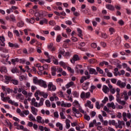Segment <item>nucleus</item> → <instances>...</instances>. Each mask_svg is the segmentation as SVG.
I'll return each instance as SVG.
<instances>
[{"instance_id":"f257e3e1","label":"nucleus","mask_w":131,"mask_h":131,"mask_svg":"<svg viewBox=\"0 0 131 131\" xmlns=\"http://www.w3.org/2000/svg\"><path fill=\"white\" fill-rule=\"evenodd\" d=\"M57 90L56 85H53V82H49L48 84V91H51L52 92H55Z\"/></svg>"},{"instance_id":"f03ea898","label":"nucleus","mask_w":131,"mask_h":131,"mask_svg":"<svg viewBox=\"0 0 131 131\" xmlns=\"http://www.w3.org/2000/svg\"><path fill=\"white\" fill-rule=\"evenodd\" d=\"M80 58H79V56L77 54H75L73 55V58L71 59V62L72 64H75L76 61H79Z\"/></svg>"},{"instance_id":"7ed1b4c3","label":"nucleus","mask_w":131,"mask_h":131,"mask_svg":"<svg viewBox=\"0 0 131 131\" xmlns=\"http://www.w3.org/2000/svg\"><path fill=\"white\" fill-rule=\"evenodd\" d=\"M38 85H39L40 86H41V88H43L44 89H47V88H48L47 82L41 79H40V81L39 82Z\"/></svg>"},{"instance_id":"20e7f679","label":"nucleus","mask_w":131,"mask_h":131,"mask_svg":"<svg viewBox=\"0 0 131 131\" xmlns=\"http://www.w3.org/2000/svg\"><path fill=\"white\" fill-rule=\"evenodd\" d=\"M117 85L118 86H119L121 89H123V88H125V85H126V84L125 82H122L121 80H119L117 82Z\"/></svg>"},{"instance_id":"39448f33","label":"nucleus","mask_w":131,"mask_h":131,"mask_svg":"<svg viewBox=\"0 0 131 131\" xmlns=\"http://www.w3.org/2000/svg\"><path fill=\"white\" fill-rule=\"evenodd\" d=\"M4 78L6 80L5 82L7 84H9V82H10V81H12V79L14 78V77L12 76H7V75H5Z\"/></svg>"},{"instance_id":"423d86ee","label":"nucleus","mask_w":131,"mask_h":131,"mask_svg":"<svg viewBox=\"0 0 131 131\" xmlns=\"http://www.w3.org/2000/svg\"><path fill=\"white\" fill-rule=\"evenodd\" d=\"M90 78H91L90 75H88L86 77L83 76L81 77L80 80V83H83V82H84V81L86 80V79H90Z\"/></svg>"},{"instance_id":"0eeeda50","label":"nucleus","mask_w":131,"mask_h":131,"mask_svg":"<svg viewBox=\"0 0 131 131\" xmlns=\"http://www.w3.org/2000/svg\"><path fill=\"white\" fill-rule=\"evenodd\" d=\"M85 107H88L90 109L94 108V105L92 104V102L90 100H88L87 102L84 104Z\"/></svg>"},{"instance_id":"6e6552de","label":"nucleus","mask_w":131,"mask_h":131,"mask_svg":"<svg viewBox=\"0 0 131 131\" xmlns=\"http://www.w3.org/2000/svg\"><path fill=\"white\" fill-rule=\"evenodd\" d=\"M36 121H37L38 123H41L42 124H43L45 123V120H42V118L39 116H38L36 117Z\"/></svg>"},{"instance_id":"1a4fd4ad","label":"nucleus","mask_w":131,"mask_h":131,"mask_svg":"<svg viewBox=\"0 0 131 131\" xmlns=\"http://www.w3.org/2000/svg\"><path fill=\"white\" fill-rule=\"evenodd\" d=\"M77 32H78V36H79V37H80V38H81V39H83V34H82V30H81V29H80V28H78L77 29Z\"/></svg>"},{"instance_id":"9d476101","label":"nucleus","mask_w":131,"mask_h":131,"mask_svg":"<svg viewBox=\"0 0 131 131\" xmlns=\"http://www.w3.org/2000/svg\"><path fill=\"white\" fill-rule=\"evenodd\" d=\"M105 7L106 9L110 10V11H114L115 10V7H114V6L111 4H106L105 5Z\"/></svg>"},{"instance_id":"9b49d317","label":"nucleus","mask_w":131,"mask_h":131,"mask_svg":"<svg viewBox=\"0 0 131 131\" xmlns=\"http://www.w3.org/2000/svg\"><path fill=\"white\" fill-rule=\"evenodd\" d=\"M8 46L10 47V48H15L16 49L19 48V46L18 44L17 43H11V42H8Z\"/></svg>"},{"instance_id":"f8f14e48","label":"nucleus","mask_w":131,"mask_h":131,"mask_svg":"<svg viewBox=\"0 0 131 131\" xmlns=\"http://www.w3.org/2000/svg\"><path fill=\"white\" fill-rule=\"evenodd\" d=\"M118 125L119 128L121 129L122 128V126H124V125H125V123H124V121H123L118 120Z\"/></svg>"},{"instance_id":"ddd939ff","label":"nucleus","mask_w":131,"mask_h":131,"mask_svg":"<svg viewBox=\"0 0 131 131\" xmlns=\"http://www.w3.org/2000/svg\"><path fill=\"white\" fill-rule=\"evenodd\" d=\"M122 97L124 98L125 101H127V100H128V95H127V92L126 91H124L122 93Z\"/></svg>"},{"instance_id":"4468645a","label":"nucleus","mask_w":131,"mask_h":131,"mask_svg":"<svg viewBox=\"0 0 131 131\" xmlns=\"http://www.w3.org/2000/svg\"><path fill=\"white\" fill-rule=\"evenodd\" d=\"M102 91L103 93H104L105 94H107V93H108V92L110 91V89H109V88H108V86L104 85L102 86Z\"/></svg>"},{"instance_id":"2eb2a0df","label":"nucleus","mask_w":131,"mask_h":131,"mask_svg":"<svg viewBox=\"0 0 131 131\" xmlns=\"http://www.w3.org/2000/svg\"><path fill=\"white\" fill-rule=\"evenodd\" d=\"M31 112L34 115H37V109L35 107H34V106H31Z\"/></svg>"},{"instance_id":"dca6fc26","label":"nucleus","mask_w":131,"mask_h":131,"mask_svg":"<svg viewBox=\"0 0 131 131\" xmlns=\"http://www.w3.org/2000/svg\"><path fill=\"white\" fill-rule=\"evenodd\" d=\"M0 72H1V73H7V72H8L7 68L4 66L0 67Z\"/></svg>"},{"instance_id":"f3484780","label":"nucleus","mask_w":131,"mask_h":131,"mask_svg":"<svg viewBox=\"0 0 131 131\" xmlns=\"http://www.w3.org/2000/svg\"><path fill=\"white\" fill-rule=\"evenodd\" d=\"M89 73L90 74H95V75H97L98 74V72L96 71V70L93 68H90L89 69Z\"/></svg>"},{"instance_id":"a211bd4d","label":"nucleus","mask_w":131,"mask_h":131,"mask_svg":"<svg viewBox=\"0 0 131 131\" xmlns=\"http://www.w3.org/2000/svg\"><path fill=\"white\" fill-rule=\"evenodd\" d=\"M26 21L28 22V23H31V24H33L34 22H35V19L33 18H26Z\"/></svg>"},{"instance_id":"6ab92c4d","label":"nucleus","mask_w":131,"mask_h":131,"mask_svg":"<svg viewBox=\"0 0 131 131\" xmlns=\"http://www.w3.org/2000/svg\"><path fill=\"white\" fill-rule=\"evenodd\" d=\"M49 67V66L47 65V64H45L43 66H40L38 69V70H39L40 71H42L43 70H45V69H48V68Z\"/></svg>"},{"instance_id":"aec40b11","label":"nucleus","mask_w":131,"mask_h":131,"mask_svg":"<svg viewBox=\"0 0 131 131\" xmlns=\"http://www.w3.org/2000/svg\"><path fill=\"white\" fill-rule=\"evenodd\" d=\"M40 79L38 80L37 77H34L33 79V82L34 84H39Z\"/></svg>"},{"instance_id":"412c9836","label":"nucleus","mask_w":131,"mask_h":131,"mask_svg":"<svg viewBox=\"0 0 131 131\" xmlns=\"http://www.w3.org/2000/svg\"><path fill=\"white\" fill-rule=\"evenodd\" d=\"M28 118L30 121H36V119H35V118L34 117V116H33L32 114H30L28 116Z\"/></svg>"},{"instance_id":"4be33fe9","label":"nucleus","mask_w":131,"mask_h":131,"mask_svg":"<svg viewBox=\"0 0 131 131\" xmlns=\"http://www.w3.org/2000/svg\"><path fill=\"white\" fill-rule=\"evenodd\" d=\"M56 126L57 127H59V129L60 130H63V125L60 122L56 123Z\"/></svg>"},{"instance_id":"5701e85b","label":"nucleus","mask_w":131,"mask_h":131,"mask_svg":"<svg viewBox=\"0 0 131 131\" xmlns=\"http://www.w3.org/2000/svg\"><path fill=\"white\" fill-rule=\"evenodd\" d=\"M59 64L60 65V66H61V67H63L64 69H66V68H67V63L63 61H60Z\"/></svg>"},{"instance_id":"b1692460","label":"nucleus","mask_w":131,"mask_h":131,"mask_svg":"<svg viewBox=\"0 0 131 131\" xmlns=\"http://www.w3.org/2000/svg\"><path fill=\"white\" fill-rule=\"evenodd\" d=\"M24 21L23 20H20L17 24V27H23L24 26Z\"/></svg>"},{"instance_id":"393cba45","label":"nucleus","mask_w":131,"mask_h":131,"mask_svg":"<svg viewBox=\"0 0 131 131\" xmlns=\"http://www.w3.org/2000/svg\"><path fill=\"white\" fill-rule=\"evenodd\" d=\"M66 128L68 129L70 127V120L67 119L66 120Z\"/></svg>"},{"instance_id":"a878e982","label":"nucleus","mask_w":131,"mask_h":131,"mask_svg":"<svg viewBox=\"0 0 131 131\" xmlns=\"http://www.w3.org/2000/svg\"><path fill=\"white\" fill-rule=\"evenodd\" d=\"M107 107L108 108H113V109H115V105H114V103L112 102L111 103H107Z\"/></svg>"},{"instance_id":"bb28decb","label":"nucleus","mask_w":131,"mask_h":131,"mask_svg":"<svg viewBox=\"0 0 131 131\" xmlns=\"http://www.w3.org/2000/svg\"><path fill=\"white\" fill-rule=\"evenodd\" d=\"M16 99H19V100H24V97L22 95V94H18L16 95Z\"/></svg>"},{"instance_id":"cd10ccee","label":"nucleus","mask_w":131,"mask_h":131,"mask_svg":"<svg viewBox=\"0 0 131 131\" xmlns=\"http://www.w3.org/2000/svg\"><path fill=\"white\" fill-rule=\"evenodd\" d=\"M56 71H57L56 68L53 67L51 68V74L53 76H55V75H56Z\"/></svg>"},{"instance_id":"c85d7f7f","label":"nucleus","mask_w":131,"mask_h":131,"mask_svg":"<svg viewBox=\"0 0 131 131\" xmlns=\"http://www.w3.org/2000/svg\"><path fill=\"white\" fill-rule=\"evenodd\" d=\"M62 112L60 113V116L61 119H66V117L64 116V113H63V112H64V110H65V108H62Z\"/></svg>"},{"instance_id":"c756f323","label":"nucleus","mask_w":131,"mask_h":131,"mask_svg":"<svg viewBox=\"0 0 131 131\" xmlns=\"http://www.w3.org/2000/svg\"><path fill=\"white\" fill-rule=\"evenodd\" d=\"M20 61V59H19V58H16L15 59H11V62L12 63V64L13 65H15L16 64V62H19Z\"/></svg>"},{"instance_id":"7c9ffc66","label":"nucleus","mask_w":131,"mask_h":131,"mask_svg":"<svg viewBox=\"0 0 131 131\" xmlns=\"http://www.w3.org/2000/svg\"><path fill=\"white\" fill-rule=\"evenodd\" d=\"M63 57H65L67 58H69V57H70V56H71V53H70V52H66L64 51V53H63Z\"/></svg>"},{"instance_id":"2f4dec72","label":"nucleus","mask_w":131,"mask_h":131,"mask_svg":"<svg viewBox=\"0 0 131 131\" xmlns=\"http://www.w3.org/2000/svg\"><path fill=\"white\" fill-rule=\"evenodd\" d=\"M19 79L20 81H23V80H27V78L24 75H21L19 76Z\"/></svg>"},{"instance_id":"473e14b6","label":"nucleus","mask_w":131,"mask_h":131,"mask_svg":"<svg viewBox=\"0 0 131 131\" xmlns=\"http://www.w3.org/2000/svg\"><path fill=\"white\" fill-rule=\"evenodd\" d=\"M11 82L15 85H18L19 84V81L16 79H12Z\"/></svg>"},{"instance_id":"72a5a7b5","label":"nucleus","mask_w":131,"mask_h":131,"mask_svg":"<svg viewBox=\"0 0 131 131\" xmlns=\"http://www.w3.org/2000/svg\"><path fill=\"white\" fill-rule=\"evenodd\" d=\"M36 96H38L39 95L40 96H42L43 97V95H45V92H40L39 91H37L35 92Z\"/></svg>"},{"instance_id":"f704fd0d","label":"nucleus","mask_w":131,"mask_h":131,"mask_svg":"<svg viewBox=\"0 0 131 131\" xmlns=\"http://www.w3.org/2000/svg\"><path fill=\"white\" fill-rule=\"evenodd\" d=\"M74 84V82L71 81L66 85V89H69V88L72 86Z\"/></svg>"},{"instance_id":"c9c22d12","label":"nucleus","mask_w":131,"mask_h":131,"mask_svg":"<svg viewBox=\"0 0 131 131\" xmlns=\"http://www.w3.org/2000/svg\"><path fill=\"white\" fill-rule=\"evenodd\" d=\"M97 123L96 119L93 120V122H91L89 124V127H94V125Z\"/></svg>"},{"instance_id":"e433bc0d","label":"nucleus","mask_w":131,"mask_h":131,"mask_svg":"<svg viewBox=\"0 0 131 131\" xmlns=\"http://www.w3.org/2000/svg\"><path fill=\"white\" fill-rule=\"evenodd\" d=\"M45 101V99L43 98H41L40 99V102L39 103L38 106L40 107V106H42L43 105V101Z\"/></svg>"},{"instance_id":"4c0bfd02","label":"nucleus","mask_w":131,"mask_h":131,"mask_svg":"<svg viewBox=\"0 0 131 131\" xmlns=\"http://www.w3.org/2000/svg\"><path fill=\"white\" fill-rule=\"evenodd\" d=\"M117 102L119 104H120V105H123V106L125 105V101H121L120 99H117Z\"/></svg>"},{"instance_id":"58836bf2","label":"nucleus","mask_w":131,"mask_h":131,"mask_svg":"<svg viewBox=\"0 0 131 131\" xmlns=\"http://www.w3.org/2000/svg\"><path fill=\"white\" fill-rule=\"evenodd\" d=\"M108 31H110V34L112 35L113 33H114V32H115V29H114V28L111 27L109 28Z\"/></svg>"},{"instance_id":"ea45409f","label":"nucleus","mask_w":131,"mask_h":131,"mask_svg":"<svg viewBox=\"0 0 131 131\" xmlns=\"http://www.w3.org/2000/svg\"><path fill=\"white\" fill-rule=\"evenodd\" d=\"M65 53V51L62 48H60L59 49L58 54H61V55H63L64 53Z\"/></svg>"},{"instance_id":"a19ab883","label":"nucleus","mask_w":131,"mask_h":131,"mask_svg":"<svg viewBox=\"0 0 131 131\" xmlns=\"http://www.w3.org/2000/svg\"><path fill=\"white\" fill-rule=\"evenodd\" d=\"M10 19L12 22H16V17L14 16V15L11 14L10 15Z\"/></svg>"},{"instance_id":"79ce46f5","label":"nucleus","mask_w":131,"mask_h":131,"mask_svg":"<svg viewBox=\"0 0 131 131\" xmlns=\"http://www.w3.org/2000/svg\"><path fill=\"white\" fill-rule=\"evenodd\" d=\"M89 63L90 64H95V63H97V60L94 58H92L89 60Z\"/></svg>"},{"instance_id":"37998d69","label":"nucleus","mask_w":131,"mask_h":131,"mask_svg":"<svg viewBox=\"0 0 131 131\" xmlns=\"http://www.w3.org/2000/svg\"><path fill=\"white\" fill-rule=\"evenodd\" d=\"M72 111L74 115L76 114V113H78V112H79V111L77 110V109L76 108H75V107H72Z\"/></svg>"},{"instance_id":"c03bdc74","label":"nucleus","mask_w":131,"mask_h":131,"mask_svg":"<svg viewBox=\"0 0 131 131\" xmlns=\"http://www.w3.org/2000/svg\"><path fill=\"white\" fill-rule=\"evenodd\" d=\"M118 24L120 25V26H123L124 25V21L122 19H120L118 21Z\"/></svg>"},{"instance_id":"a18cd8bd","label":"nucleus","mask_w":131,"mask_h":131,"mask_svg":"<svg viewBox=\"0 0 131 131\" xmlns=\"http://www.w3.org/2000/svg\"><path fill=\"white\" fill-rule=\"evenodd\" d=\"M45 104L48 107H51V102H50V100H47L45 102Z\"/></svg>"},{"instance_id":"49530a36","label":"nucleus","mask_w":131,"mask_h":131,"mask_svg":"<svg viewBox=\"0 0 131 131\" xmlns=\"http://www.w3.org/2000/svg\"><path fill=\"white\" fill-rule=\"evenodd\" d=\"M36 37H37L38 39L40 38L41 40H46V38H45V37L39 36L38 35H36Z\"/></svg>"},{"instance_id":"de8ad7c7","label":"nucleus","mask_w":131,"mask_h":131,"mask_svg":"<svg viewBox=\"0 0 131 131\" xmlns=\"http://www.w3.org/2000/svg\"><path fill=\"white\" fill-rule=\"evenodd\" d=\"M67 69H68V71H69V72H70V73H73V74L74 73V70H73L72 68H71V67H68Z\"/></svg>"},{"instance_id":"09e8293b","label":"nucleus","mask_w":131,"mask_h":131,"mask_svg":"<svg viewBox=\"0 0 131 131\" xmlns=\"http://www.w3.org/2000/svg\"><path fill=\"white\" fill-rule=\"evenodd\" d=\"M84 115V119H85V120H88V121H89L91 119V117H90V116H88V115H86V114Z\"/></svg>"},{"instance_id":"8fccbe9b","label":"nucleus","mask_w":131,"mask_h":131,"mask_svg":"<svg viewBox=\"0 0 131 131\" xmlns=\"http://www.w3.org/2000/svg\"><path fill=\"white\" fill-rule=\"evenodd\" d=\"M62 38V37L61 35H57L56 37V41L57 42H60L61 41V39Z\"/></svg>"},{"instance_id":"3c124183","label":"nucleus","mask_w":131,"mask_h":131,"mask_svg":"<svg viewBox=\"0 0 131 131\" xmlns=\"http://www.w3.org/2000/svg\"><path fill=\"white\" fill-rule=\"evenodd\" d=\"M6 92H7V94H10V93H13V89L7 88H6Z\"/></svg>"},{"instance_id":"603ef678","label":"nucleus","mask_w":131,"mask_h":131,"mask_svg":"<svg viewBox=\"0 0 131 131\" xmlns=\"http://www.w3.org/2000/svg\"><path fill=\"white\" fill-rule=\"evenodd\" d=\"M96 70H97V71L99 72L100 74H103V71L99 67H97L96 68Z\"/></svg>"},{"instance_id":"864d4df0","label":"nucleus","mask_w":131,"mask_h":131,"mask_svg":"<svg viewBox=\"0 0 131 131\" xmlns=\"http://www.w3.org/2000/svg\"><path fill=\"white\" fill-rule=\"evenodd\" d=\"M96 107L97 109L101 108V105H100V102H99V101H97L96 102Z\"/></svg>"},{"instance_id":"5fc2aeb1","label":"nucleus","mask_w":131,"mask_h":131,"mask_svg":"<svg viewBox=\"0 0 131 131\" xmlns=\"http://www.w3.org/2000/svg\"><path fill=\"white\" fill-rule=\"evenodd\" d=\"M91 97V93L90 92H87L85 94V98L86 99H89Z\"/></svg>"},{"instance_id":"6e6d98bb","label":"nucleus","mask_w":131,"mask_h":131,"mask_svg":"<svg viewBox=\"0 0 131 131\" xmlns=\"http://www.w3.org/2000/svg\"><path fill=\"white\" fill-rule=\"evenodd\" d=\"M10 97L7 96V97H4L2 100L3 101V102H7V101H9V100H10Z\"/></svg>"},{"instance_id":"4d7b16f0","label":"nucleus","mask_w":131,"mask_h":131,"mask_svg":"<svg viewBox=\"0 0 131 131\" xmlns=\"http://www.w3.org/2000/svg\"><path fill=\"white\" fill-rule=\"evenodd\" d=\"M18 62L20 63V64H24L25 62H26V60L24 58L20 59Z\"/></svg>"},{"instance_id":"13d9d810","label":"nucleus","mask_w":131,"mask_h":131,"mask_svg":"<svg viewBox=\"0 0 131 131\" xmlns=\"http://www.w3.org/2000/svg\"><path fill=\"white\" fill-rule=\"evenodd\" d=\"M91 9L93 12H97V10H98V8L95 6H92Z\"/></svg>"},{"instance_id":"bf43d9fd","label":"nucleus","mask_w":131,"mask_h":131,"mask_svg":"<svg viewBox=\"0 0 131 131\" xmlns=\"http://www.w3.org/2000/svg\"><path fill=\"white\" fill-rule=\"evenodd\" d=\"M28 52L30 54H31V53H34V48L32 47L29 48Z\"/></svg>"},{"instance_id":"052dcab7","label":"nucleus","mask_w":131,"mask_h":131,"mask_svg":"<svg viewBox=\"0 0 131 131\" xmlns=\"http://www.w3.org/2000/svg\"><path fill=\"white\" fill-rule=\"evenodd\" d=\"M72 41H78V38H76V37H74L73 36L71 38Z\"/></svg>"},{"instance_id":"680f3d73","label":"nucleus","mask_w":131,"mask_h":131,"mask_svg":"<svg viewBox=\"0 0 131 131\" xmlns=\"http://www.w3.org/2000/svg\"><path fill=\"white\" fill-rule=\"evenodd\" d=\"M100 45L103 48H106L107 47V44L104 41L101 42Z\"/></svg>"},{"instance_id":"e2e57ef3","label":"nucleus","mask_w":131,"mask_h":131,"mask_svg":"<svg viewBox=\"0 0 131 131\" xmlns=\"http://www.w3.org/2000/svg\"><path fill=\"white\" fill-rule=\"evenodd\" d=\"M50 25H51V26H55L56 25V23L54 20H50L49 21Z\"/></svg>"},{"instance_id":"0e129e2a","label":"nucleus","mask_w":131,"mask_h":131,"mask_svg":"<svg viewBox=\"0 0 131 131\" xmlns=\"http://www.w3.org/2000/svg\"><path fill=\"white\" fill-rule=\"evenodd\" d=\"M80 97L81 99H84V98H85V93H84V92H82L81 93Z\"/></svg>"},{"instance_id":"69168bd1","label":"nucleus","mask_w":131,"mask_h":131,"mask_svg":"<svg viewBox=\"0 0 131 131\" xmlns=\"http://www.w3.org/2000/svg\"><path fill=\"white\" fill-rule=\"evenodd\" d=\"M54 46V44L53 43H50L49 45H48V50L52 49V48H53Z\"/></svg>"},{"instance_id":"338daca9","label":"nucleus","mask_w":131,"mask_h":131,"mask_svg":"<svg viewBox=\"0 0 131 131\" xmlns=\"http://www.w3.org/2000/svg\"><path fill=\"white\" fill-rule=\"evenodd\" d=\"M65 23L67 25H72V21L71 20H68L65 21Z\"/></svg>"},{"instance_id":"774afa93","label":"nucleus","mask_w":131,"mask_h":131,"mask_svg":"<svg viewBox=\"0 0 131 131\" xmlns=\"http://www.w3.org/2000/svg\"><path fill=\"white\" fill-rule=\"evenodd\" d=\"M75 117H77V118L81 117L82 115L79 113V112H78V113L75 114Z\"/></svg>"}]
</instances>
